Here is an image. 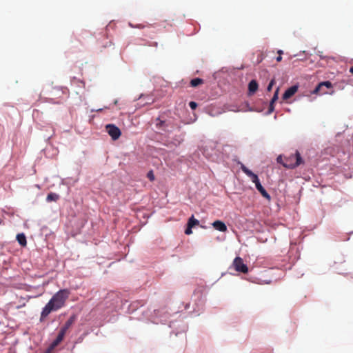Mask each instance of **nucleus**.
Wrapping results in <instances>:
<instances>
[{"label": "nucleus", "instance_id": "nucleus-1", "mask_svg": "<svg viewBox=\"0 0 353 353\" xmlns=\"http://www.w3.org/2000/svg\"><path fill=\"white\" fill-rule=\"evenodd\" d=\"M70 294V290L68 289L60 290L55 293L43 307L41 313L40 321H43L51 312L57 311L63 307Z\"/></svg>", "mask_w": 353, "mask_h": 353}, {"label": "nucleus", "instance_id": "nucleus-2", "mask_svg": "<svg viewBox=\"0 0 353 353\" xmlns=\"http://www.w3.org/2000/svg\"><path fill=\"white\" fill-rule=\"evenodd\" d=\"M277 162L282 163L286 168H294L303 163L300 153L296 150L294 154H291L288 157H282L279 156L277 157Z\"/></svg>", "mask_w": 353, "mask_h": 353}, {"label": "nucleus", "instance_id": "nucleus-3", "mask_svg": "<svg viewBox=\"0 0 353 353\" xmlns=\"http://www.w3.org/2000/svg\"><path fill=\"white\" fill-rule=\"evenodd\" d=\"M232 265L236 272L246 274L248 272L247 265L243 263V260L239 257H236L232 263Z\"/></svg>", "mask_w": 353, "mask_h": 353}, {"label": "nucleus", "instance_id": "nucleus-4", "mask_svg": "<svg viewBox=\"0 0 353 353\" xmlns=\"http://www.w3.org/2000/svg\"><path fill=\"white\" fill-rule=\"evenodd\" d=\"M106 131L113 140H117L121 134L120 129L114 124H108L105 126Z\"/></svg>", "mask_w": 353, "mask_h": 353}, {"label": "nucleus", "instance_id": "nucleus-5", "mask_svg": "<svg viewBox=\"0 0 353 353\" xmlns=\"http://www.w3.org/2000/svg\"><path fill=\"white\" fill-rule=\"evenodd\" d=\"M199 224V221L194 218V215H192V216L188 219L187 228L185 230V234L187 235L191 234L192 233V228L196 225H198Z\"/></svg>", "mask_w": 353, "mask_h": 353}, {"label": "nucleus", "instance_id": "nucleus-6", "mask_svg": "<svg viewBox=\"0 0 353 353\" xmlns=\"http://www.w3.org/2000/svg\"><path fill=\"white\" fill-rule=\"evenodd\" d=\"M279 90H276L274 95H273V97L272 98L270 102V104L268 105V110L267 112L268 114H271L274 110V103L275 102L278 100L279 99Z\"/></svg>", "mask_w": 353, "mask_h": 353}, {"label": "nucleus", "instance_id": "nucleus-7", "mask_svg": "<svg viewBox=\"0 0 353 353\" xmlns=\"http://www.w3.org/2000/svg\"><path fill=\"white\" fill-rule=\"evenodd\" d=\"M212 226L214 227V229L220 232L227 231L226 225L221 221L217 220L214 221L212 223Z\"/></svg>", "mask_w": 353, "mask_h": 353}, {"label": "nucleus", "instance_id": "nucleus-8", "mask_svg": "<svg viewBox=\"0 0 353 353\" xmlns=\"http://www.w3.org/2000/svg\"><path fill=\"white\" fill-rule=\"evenodd\" d=\"M76 319H77V316L75 314L72 315L69 318V319L65 322V323L63 325V326L61 328V330L67 332L68 330L75 322Z\"/></svg>", "mask_w": 353, "mask_h": 353}, {"label": "nucleus", "instance_id": "nucleus-9", "mask_svg": "<svg viewBox=\"0 0 353 353\" xmlns=\"http://www.w3.org/2000/svg\"><path fill=\"white\" fill-rule=\"evenodd\" d=\"M256 186V188L257 189V190L261 194V195L265 198L266 199H268V201H270L271 200V196L267 192V191L265 190V188L262 186V185L261 184V183H256V184L255 185Z\"/></svg>", "mask_w": 353, "mask_h": 353}, {"label": "nucleus", "instance_id": "nucleus-10", "mask_svg": "<svg viewBox=\"0 0 353 353\" xmlns=\"http://www.w3.org/2000/svg\"><path fill=\"white\" fill-rule=\"evenodd\" d=\"M66 332L60 330L56 339L52 343V347L57 346L63 339Z\"/></svg>", "mask_w": 353, "mask_h": 353}, {"label": "nucleus", "instance_id": "nucleus-11", "mask_svg": "<svg viewBox=\"0 0 353 353\" xmlns=\"http://www.w3.org/2000/svg\"><path fill=\"white\" fill-rule=\"evenodd\" d=\"M17 240L18 243L23 247L26 246L27 241L26 237L23 233H20L17 235Z\"/></svg>", "mask_w": 353, "mask_h": 353}, {"label": "nucleus", "instance_id": "nucleus-12", "mask_svg": "<svg viewBox=\"0 0 353 353\" xmlns=\"http://www.w3.org/2000/svg\"><path fill=\"white\" fill-rule=\"evenodd\" d=\"M59 194L54 193V192H50L48 194V196L46 197V201L48 202L57 201L59 200Z\"/></svg>", "mask_w": 353, "mask_h": 353}, {"label": "nucleus", "instance_id": "nucleus-13", "mask_svg": "<svg viewBox=\"0 0 353 353\" xmlns=\"http://www.w3.org/2000/svg\"><path fill=\"white\" fill-rule=\"evenodd\" d=\"M296 91H297V90H286V91L285 92V93L283 95V100L288 99L289 98L292 97L296 93Z\"/></svg>", "mask_w": 353, "mask_h": 353}, {"label": "nucleus", "instance_id": "nucleus-14", "mask_svg": "<svg viewBox=\"0 0 353 353\" xmlns=\"http://www.w3.org/2000/svg\"><path fill=\"white\" fill-rule=\"evenodd\" d=\"M165 125V122L164 121H161L160 119H157L156 120V126L159 129H163Z\"/></svg>", "mask_w": 353, "mask_h": 353}, {"label": "nucleus", "instance_id": "nucleus-15", "mask_svg": "<svg viewBox=\"0 0 353 353\" xmlns=\"http://www.w3.org/2000/svg\"><path fill=\"white\" fill-rule=\"evenodd\" d=\"M248 176L251 178L252 181L255 185L256 184V183H259L260 182V181H259V179L258 178V176L256 174L253 173L252 172H251V174H250L248 175Z\"/></svg>", "mask_w": 353, "mask_h": 353}, {"label": "nucleus", "instance_id": "nucleus-16", "mask_svg": "<svg viewBox=\"0 0 353 353\" xmlns=\"http://www.w3.org/2000/svg\"><path fill=\"white\" fill-rule=\"evenodd\" d=\"M241 170L247 175L248 176L250 174H251V170H250L246 166H245L243 164L241 166Z\"/></svg>", "mask_w": 353, "mask_h": 353}, {"label": "nucleus", "instance_id": "nucleus-17", "mask_svg": "<svg viewBox=\"0 0 353 353\" xmlns=\"http://www.w3.org/2000/svg\"><path fill=\"white\" fill-rule=\"evenodd\" d=\"M241 170L247 175L248 176L250 174H251V170H250L246 166H245L243 164L241 166Z\"/></svg>", "mask_w": 353, "mask_h": 353}, {"label": "nucleus", "instance_id": "nucleus-18", "mask_svg": "<svg viewBox=\"0 0 353 353\" xmlns=\"http://www.w3.org/2000/svg\"><path fill=\"white\" fill-rule=\"evenodd\" d=\"M147 176L150 179V181H151L154 180V173H153V172L152 170L148 172V173L147 174Z\"/></svg>", "mask_w": 353, "mask_h": 353}, {"label": "nucleus", "instance_id": "nucleus-19", "mask_svg": "<svg viewBox=\"0 0 353 353\" xmlns=\"http://www.w3.org/2000/svg\"><path fill=\"white\" fill-rule=\"evenodd\" d=\"M189 105L192 110H194L197 107V103L194 101H190Z\"/></svg>", "mask_w": 353, "mask_h": 353}, {"label": "nucleus", "instance_id": "nucleus-20", "mask_svg": "<svg viewBox=\"0 0 353 353\" xmlns=\"http://www.w3.org/2000/svg\"><path fill=\"white\" fill-rule=\"evenodd\" d=\"M257 90H248V96L251 97L254 94Z\"/></svg>", "mask_w": 353, "mask_h": 353}, {"label": "nucleus", "instance_id": "nucleus-21", "mask_svg": "<svg viewBox=\"0 0 353 353\" xmlns=\"http://www.w3.org/2000/svg\"><path fill=\"white\" fill-rule=\"evenodd\" d=\"M321 90H313L312 93L317 94Z\"/></svg>", "mask_w": 353, "mask_h": 353}]
</instances>
